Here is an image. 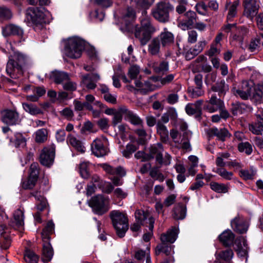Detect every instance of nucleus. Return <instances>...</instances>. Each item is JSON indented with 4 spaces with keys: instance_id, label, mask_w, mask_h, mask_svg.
Instances as JSON below:
<instances>
[{
    "instance_id": "f257e3e1",
    "label": "nucleus",
    "mask_w": 263,
    "mask_h": 263,
    "mask_svg": "<svg viewBox=\"0 0 263 263\" xmlns=\"http://www.w3.org/2000/svg\"><path fill=\"white\" fill-rule=\"evenodd\" d=\"M141 18V27L137 28L135 32V35L141 44L145 45L151 39L152 34L156 31V28L152 24L151 18L147 15L146 10L142 12Z\"/></svg>"
},
{
    "instance_id": "f03ea898",
    "label": "nucleus",
    "mask_w": 263,
    "mask_h": 263,
    "mask_svg": "<svg viewBox=\"0 0 263 263\" xmlns=\"http://www.w3.org/2000/svg\"><path fill=\"white\" fill-rule=\"evenodd\" d=\"M63 53L71 59L79 58L85 47L86 43L80 37L74 36L64 41Z\"/></svg>"
},
{
    "instance_id": "7ed1b4c3",
    "label": "nucleus",
    "mask_w": 263,
    "mask_h": 263,
    "mask_svg": "<svg viewBox=\"0 0 263 263\" xmlns=\"http://www.w3.org/2000/svg\"><path fill=\"white\" fill-rule=\"evenodd\" d=\"M28 61V57L18 52L15 51L9 57L6 66V72L12 78H15L16 72L22 73L23 67Z\"/></svg>"
},
{
    "instance_id": "20e7f679",
    "label": "nucleus",
    "mask_w": 263,
    "mask_h": 263,
    "mask_svg": "<svg viewBox=\"0 0 263 263\" xmlns=\"http://www.w3.org/2000/svg\"><path fill=\"white\" fill-rule=\"evenodd\" d=\"M110 217L117 235L120 238L123 237L128 229L127 216L119 211L114 210L110 213Z\"/></svg>"
},
{
    "instance_id": "39448f33",
    "label": "nucleus",
    "mask_w": 263,
    "mask_h": 263,
    "mask_svg": "<svg viewBox=\"0 0 263 263\" xmlns=\"http://www.w3.org/2000/svg\"><path fill=\"white\" fill-rule=\"evenodd\" d=\"M177 235L178 230L176 228H173L168 230L166 233L161 234L160 239L162 243L156 247L155 250L156 255H159L161 252H163L167 256L170 255L172 247L166 245V243L167 242L174 243L177 239Z\"/></svg>"
},
{
    "instance_id": "423d86ee",
    "label": "nucleus",
    "mask_w": 263,
    "mask_h": 263,
    "mask_svg": "<svg viewBox=\"0 0 263 263\" xmlns=\"http://www.w3.org/2000/svg\"><path fill=\"white\" fill-rule=\"evenodd\" d=\"M174 10V7L168 2L158 3L152 10L154 17L158 21L165 23L169 21L170 12Z\"/></svg>"
},
{
    "instance_id": "0eeeda50",
    "label": "nucleus",
    "mask_w": 263,
    "mask_h": 263,
    "mask_svg": "<svg viewBox=\"0 0 263 263\" xmlns=\"http://www.w3.org/2000/svg\"><path fill=\"white\" fill-rule=\"evenodd\" d=\"M100 166L107 174L113 176L109 179L115 186L123 184V181L121 178L126 175V172L123 167L120 166L114 167L107 163L101 164Z\"/></svg>"
},
{
    "instance_id": "6e6552de",
    "label": "nucleus",
    "mask_w": 263,
    "mask_h": 263,
    "mask_svg": "<svg viewBox=\"0 0 263 263\" xmlns=\"http://www.w3.org/2000/svg\"><path fill=\"white\" fill-rule=\"evenodd\" d=\"M107 199L102 195H98L90 200L89 205L92 208L95 214L102 215L109 209V207L107 205Z\"/></svg>"
},
{
    "instance_id": "1a4fd4ad",
    "label": "nucleus",
    "mask_w": 263,
    "mask_h": 263,
    "mask_svg": "<svg viewBox=\"0 0 263 263\" xmlns=\"http://www.w3.org/2000/svg\"><path fill=\"white\" fill-rule=\"evenodd\" d=\"M107 140L103 137L95 139L91 145L92 153L97 157H103L107 155L109 149L107 146Z\"/></svg>"
},
{
    "instance_id": "9d476101",
    "label": "nucleus",
    "mask_w": 263,
    "mask_h": 263,
    "mask_svg": "<svg viewBox=\"0 0 263 263\" xmlns=\"http://www.w3.org/2000/svg\"><path fill=\"white\" fill-rule=\"evenodd\" d=\"M243 15L250 20H253L257 15L260 8L258 0H243Z\"/></svg>"
},
{
    "instance_id": "9b49d317",
    "label": "nucleus",
    "mask_w": 263,
    "mask_h": 263,
    "mask_svg": "<svg viewBox=\"0 0 263 263\" xmlns=\"http://www.w3.org/2000/svg\"><path fill=\"white\" fill-rule=\"evenodd\" d=\"M253 88V85L252 82L243 81L242 82L240 88H233V92L236 96H238L243 100H246L251 96Z\"/></svg>"
},
{
    "instance_id": "f8f14e48",
    "label": "nucleus",
    "mask_w": 263,
    "mask_h": 263,
    "mask_svg": "<svg viewBox=\"0 0 263 263\" xmlns=\"http://www.w3.org/2000/svg\"><path fill=\"white\" fill-rule=\"evenodd\" d=\"M231 224L233 230L240 234L246 233L249 226L248 221L239 215L231 221Z\"/></svg>"
},
{
    "instance_id": "ddd939ff",
    "label": "nucleus",
    "mask_w": 263,
    "mask_h": 263,
    "mask_svg": "<svg viewBox=\"0 0 263 263\" xmlns=\"http://www.w3.org/2000/svg\"><path fill=\"white\" fill-rule=\"evenodd\" d=\"M136 221L144 224L145 223H149V230L151 231L154 229V224L155 220L154 218L151 216L148 212H145L143 210H137L135 212Z\"/></svg>"
},
{
    "instance_id": "4468645a",
    "label": "nucleus",
    "mask_w": 263,
    "mask_h": 263,
    "mask_svg": "<svg viewBox=\"0 0 263 263\" xmlns=\"http://www.w3.org/2000/svg\"><path fill=\"white\" fill-rule=\"evenodd\" d=\"M223 106V101L221 99H218L215 94H213L210 100L206 102L204 109L208 112L212 113L221 109Z\"/></svg>"
},
{
    "instance_id": "2eb2a0df",
    "label": "nucleus",
    "mask_w": 263,
    "mask_h": 263,
    "mask_svg": "<svg viewBox=\"0 0 263 263\" xmlns=\"http://www.w3.org/2000/svg\"><path fill=\"white\" fill-rule=\"evenodd\" d=\"M2 121L9 125H15L20 122L19 114L15 110H5L2 112Z\"/></svg>"
},
{
    "instance_id": "dca6fc26",
    "label": "nucleus",
    "mask_w": 263,
    "mask_h": 263,
    "mask_svg": "<svg viewBox=\"0 0 263 263\" xmlns=\"http://www.w3.org/2000/svg\"><path fill=\"white\" fill-rule=\"evenodd\" d=\"M28 20L34 23H41L43 22L44 14L41 9L37 7H30L26 11Z\"/></svg>"
},
{
    "instance_id": "f3484780",
    "label": "nucleus",
    "mask_w": 263,
    "mask_h": 263,
    "mask_svg": "<svg viewBox=\"0 0 263 263\" xmlns=\"http://www.w3.org/2000/svg\"><path fill=\"white\" fill-rule=\"evenodd\" d=\"M185 18L180 21L179 26L183 30L191 28L196 22L197 15L195 12L188 11L184 14Z\"/></svg>"
},
{
    "instance_id": "a211bd4d",
    "label": "nucleus",
    "mask_w": 263,
    "mask_h": 263,
    "mask_svg": "<svg viewBox=\"0 0 263 263\" xmlns=\"http://www.w3.org/2000/svg\"><path fill=\"white\" fill-rule=\"evenodd\" d=\"M54 153L53 148L45 147L40 155V162L43 165L50 166L53 162Z\"/></svg>"
},
{
    "instance_id": "6ab92c4d",
    "label": "nucleus",
    "mask_w": 263,
    "mask_h": 263,
    "mask_svg": "<svg viewBox=\"0 0 263 263\" xmlns=\"http://www.w3.org/2000/svg\"><path fill=\"white\" fill-rule=\"evenodd\" d=\"M156 38L158 39L163 47L170 46L174 42V34L168 31L166 28H164L163 31Z\"/></svg>"
},
{
    "instance_id": "aec40b11",
    "label": "nucleus",
    "mask_w": 263,
    "mask_h": 263,
    "mask_svg": "<svg viewBox=\"0 0 263 263\" xmlns=\"http://www.w3.org/2000/svg\"><path fill=\"white\" fill-rule=\"evenodd\" d=\"M207 134L210 137L215 136L218 140L222 141H225L226 138L230 136L228 130L225 128L212 127L208 129Z\"/></svg>"
},
{
    "instance_id": "412c9836",
    "label": "nucleus",
    "mask_w": 263,
    "mask_h": 263,
    "mask_svg": "<svg viewBox=\"0 0 263 263\" xmlns=\"http://www.w3.org/2000/svg\"><path fill=\"white\" fill-rule=\"evenodd\" d=\"M163 151L162 145L160 143H157L151 146L149 148V159L154 158L156 157V161L160 164H162V154Z\"/></svg>"
},
{
    "instance_id": "4be33fe9",
    "label": "nucleus",
    "mask_w": 263,
    "mask_h": 263,
    "mask_svg": "<svg viewBox=\"0 0 263 263\" xmlns=\"http://www.w3.org/2000/svg\"><path fill=\"white\" fill-rule=\"evenodd\" d=\"M41 260L44 262L50 261L53 256V248L49 240H43Z\"/></svg>"
},
{
    "instance_id": "5701e85b",
    "label": "nucleus",
    "mask_w": 263,
    "mask_h": 263,
    "mask_svg": "<svg viewBox=\"0 0 263 263\" xmlns=\"http://www.w3.org/2000/svg\"><path fill=\"white\" fill-rule=\"evenodd\" d=\"M122 112L125 114V119L131 124L135 126H143V122L137 114L126 108L123 109Z\"/></svg>"
},
{
    "instance_id": "b1692460",
    "label": "nucleus",
    "mask_w": 263,
    "mask_h": 263,
    "mask_svg": "<svg viewBox=\"0 0 263 263\" xmlns=\"http://www.w3.org/2000/svg\"><path fill=\"white\" fill-rule=\"evenodd\" d=\"M3 34L5 36L16 35L20 37L23 34V30L18 26L9 24L3 28Z\"/></svg>"
},
{
    "instance_id": "393cba45",
    "label": "nucleus",
    "mask_w": 263,
    "mask_h": 263,
    "mask_svg": "<svg viewBox=\"0 0 263 263\" xmlns=\"http://www.w3.org/2000/svg\"><path fill=\"white\" fill-rule=\"evenodd\" d=\"M235 245L236 246V251L238 256L240 257H246L247 260L248 248L246 240L243 237H240L239 240H237L235 241Z\"/></svg>"
},
{
    "instance_id": "a878e982",
    "label": "nucleus",
    "mask_w": 263,
    "mask_h": 263,
    "mask_svg": "<svg viewBox=\"0 0 263 263\" xmlns=\"http://www.w3.org/2000/svg\"><path fill=\"white\" fill-rule=\"evenodd\" d=\"M234 253L231 249L221 251L215 253L216 260L213 263H222L221 260L229 262L232 259Z\"/></svg>"
},
{
    "instance_id": "bb28decb",
    "label": "nucleus",
    "mask_w": 263,
    "mask_h": 263,
    "mask_svg": "<svg viewBox=\"0 0 263 263\" xmlns=\"http://www.w3.org/2000/svg\"><path fill=\"white\" fill-rule=\"evenodd\" d=\"M202 100H198L194 103H188L185 106L186 112L190 115L201 114V106L203 104Z\"/></svg>"
},
{
    "instance_id": "cd10ccee",
    "label": "nucleus",
    "mask_w": 263,
    "mask_h": 263,
    "mask_svg": "<svg viewBox=\"0 0 263 263\" xmlns=\"http://www.w3.org/2000/svg\"><path fill=\"white\" fill-rule=\"evenodd\" d=\"M49 78L57 84H60L64 81L68 80L69 78L67 73L58 70L52 71L49 74Z\"/></svg>"
},
{
    "instance_id": "c85d7f7f",
    "label": "nucleus",
    "mask_w": 263,
    "mask_h": 263,
    "mask_svg": "<svg viewBox=\"0 0 263 263\" xmlns=\"http://www.w3.org/2000/svg\"><path fill=\"white\" fill-rule=\"evenodd\" d=\"M235 238V235L230 230L223 232L219 236V240L226 246L232 245Z\"/></svg>"
},
{
    "instance_id": "c756f323",
    "label": "nucleus",
    "mask_w": 263,
    "mask_h": 263,
    "mask_svg": "<svg viewBox=\"0 0 263 263\" xmlns=\"http://www.w3.org/2000/svg\"><path fill=\"white\" fill-rule=\"evenodd\" d=\"M239 1L237 0L232 3H228L226 5V9L228 11L227 14V19L228 21H231L233 18L236 16L237 13V8L239 5Z\"/></svg>"
},
{
    "instance_id": "7c9ffc66",
    "label": "nucleus",
    "mask_w": 263,
    "mask_h": 263,
    "mask_svg": "<svg viewBox=\"0 0 263 263\" xmlns=\"http://www.w3.org/2000/svg\"><path fill=\"white\" fill-rule=\"evenodd\" d=\"M31 194L37 201L36 203V208L38 210L42 211L46 208L47 205V200L40 192L34 191L32 192Z\"/></svg>"
},
{
    "instance_id": "2f4dec72",
    "label": "nucleus",
    "mask_w": 263,
    "mask_h": 263,
    "mask_svg": "<svg viewBox=\"0 0 263 263\" xmlns=\"http://www.w3.org/2000/svg\"><path fill=\"white\" fill-rule=\"evenodd\" d=\"M192 133L191 132H185L183 133L182 138L181 141H179V143L177 144L178 146L184 150L191 151V146L190 143V138H191Z\"/></svg>"
},
{
    "instance_id": "473e14b6",
    "label": "nucleus",
    "mask_w": 263,
    "mask_h": 263,
    "mask_svg": "<svg viewBox=\"0 0 263 263\" xmlns=\"http://www.w3.org/2000/svg\"><path fill=\"white\" fill-rule=\"evenodd\" d=\"M212 89L215 92H218L220 97L224 96L229 88V85L226 83L224 80L217 82L215 85L212 86Z\"/></svg>"
},
{
    "instance_id": "72a5a7b5",
    "label": "nucleus",
    "mask_w": 263,
    "mask_h": 263,
    "mask_svg": "<svg viewBox=\"0 0 263 263\" xmlns=\"http://www.w3.org/2000/svg\"><path fill=\"white\" fill-rule=\"evenodd\" d=\"M24 212L20 209L16 210L13 214L14 221L12 226L17 228H22L24 224Z\"/></svg>"
},
{
    "instance_id": "f704fd0d",
    "label": "nucleus",
    "mask_w": 263,
    "mask_h": 263,
    "mask_svg": "<svg viewBox=\"0 0 263 263\" xmlns=\"http://www.w3.org/2000/svg\"><path fill=\"white\" fill-rule=\"evenodd\" d=\"M48 130L43 128L37 130L33 134L35 141L37 143L45 142L48 138Z\"/></svg>"
},
{
    "instance_id": "c9c22d12",
    "label": "nucleus",
    "mask_w": 263,
    "mask_h": 263,
    "mask_svg": "<svg viewBox=\"0 0 263 263\" xmlns=\"http://www.w3.org/2000/svg\"><path fill=\"white\" fill-rule=\"evenodd\" d=\"M67 142L78 151L83 153L85 151V147L83 146L81 141L78 140L74 136L69 135L68 136Z\"/></svg>"
},
{
    "instance_id": "e433bc0d",
    "label": "nucleus",
    "mask_w": 263,
    "mask_h": 263,
    "mask_svg": "<svg viewBox=\"0 0 263 263\" xmlns=\"http://www.w3.org/2000/svg\"><path fill=\"white\" fill-rule=\"evenodd\" d=\"M22 106L24 109L32 116H36L42 113L40 108L32 103H23Z\"/></svg>"
},
{
    "instance_id": "4c0bfd02",
    "label": "nucleus",
    "mask_w": 263,
    "mask_h": 263,
    "mask_svg": "<svg viewBox=\"0 0 263 263\" xmlns=\"http://www.w3.org/2000/svg\"><path fill=\"white\" fill-rule=\"evenodd\" d=\"M135 257L139 261L141 260L143 258H145V263H152L151 258L149 254V249L147 248V250L143 251L142 250H138L135 251Z\"/></svg>"
},
{
    "instance_id": "58836bf2",
    "label": "nucleus",
    "mask_w": 263,
    "mask_h": 263,
    "mask_svg": "<svg viewBox=\"0 0 263 263\" xmlns=\"http://www.w3.org/2000/svg\"><path fill=\"white\" fill-rule=\"evenodd\" d=\"M160 43L156 37H154L148 45V51L153 55L158 54L160 52Z\"/></svg>"
},
{
    "instance_id": "ea45409f",
    "label": "nucleus",
    "mask_w": 263,
    "mask_h": 263,
    "mask_svg": "<svg viewBox=\"0 0 263 263\" xmlns=\"http://www.w3.org/2000/svg\"><path fill=\"white\" fill-rule=\"evenodd\" d=\"M158 134L160 136L161 140L163 142H166L168 139V132L166 127L162 123L158 122L156 125Z\"/></svg>"
},
{
    "instance_id": "a19ab883",
    "label": "nucleus",
    "mask_w": 263,
    "mask_h": 263,
    "mask_svg": "<svg viewBox=\"0 0 263 263\" xmlns=\"http://www.w3.org/2000/svg\"><path fill=\"white\" fill-rule=\"evenodd\" d=\"M138 148V144L130 142L126 145L125 148L122 151V154L125 158H129Z\"/></svg>"
},
{
    "instance_id": "79ce46f5",
    "label": "nucleus",
    "mask_w": 263,
    "mask_h": 263,
    "mask_svg": "<svg viewBox=\"0 0 263 263\" xmlns=\"http://www.w3.org/2000/svg\"><path fill=\"white\" fill-rule=\"evenodd\" d=\"M249 130L254 134H263V121L256 120L255 123L249 125Z\"/></svg>"
},
{
    "instance_id": "37998d69",
    "label": "nucleus",
    "mask_w": 263,
    "mask_h": 263,
    "mask_svg": "<svg viewBox=\"0 0 263 263\" xmlns=\"http://www.w3.org/2000/svg\"><path fill=\"white\" fill-rule=\"evenodd\" d=\"M186 215V209L182 204L177 205L174 210L173 217L177 220L183 219Z\"/></svg>"
},
{
    "instance_id": "c03bdc74",
    "label": "nucleus",
    "mask_w": 263,
    "mask_h": 263,
    "mask_svg": "<svg viewBox=\"0 0 263 263\" xmlns=\"http://www.w3.org/2000/svg\"><path fill=\"white\" fill-rule=\"evenodd\" d=\"M153 68L155 72L163 73L168 70V63L166 61H162L160 63H154Z\"/></svg>"
},
{
    "instance_id": "a18cd8bd",
    "label": "nucleus",
    "mask_w": 263,
    "mask_h": 263,
    "mask_svg": "<svg viewBox=\"0 0 263 263\" xmlns=\"http://www.w3.org/2000/svg\"><path fill=\"white\" fill-rule=\"evenodd\" d=\"M250 97L256 102L260 103L263 102V91L259 87H253Z\"/></svg>"
},
{
    "instance_id": "49530a36",
    "label": "nucleus",
    "mask_w": 263,
    "mask_h": 263,
    "mask_svg": "<svg viewBox=\"0 0 263 263\" xmlns=\"http://www.w3.org/2000/svg\"><path fill=\"white\" fill-rule=\"evenodd\" d=\"M24 257L25 261L29 263H37L39 260L38 256L29 249L25 251Z\"/></svg>"
},
{
    "instance_id": "de8ad7c7",
    "label": "nucleus",
    "mask_w": 263,
    "mask_h": 263,
    "mask_svg": "<svg viewBox=\"0 0 263 263\" xmlns=\"http://www.w3.org/2000/svg\"><path fill=\"white\" fill-rule=\"evenodd\" d=\"M247 106L244 103L236 102L232 104L231 110L234 115L237 116L243 114Z\"/></svg>"
},
{
    "instance_id": "09e8293b",
    "label": "nucleus",
    "mask_w": 263,
    "mask_h": 263,
    "mask_svg": "<svg viewBox=\"0 0 263 263\" xmlns=\"http://www.w3.org/2000/svg\"><path fill=\"white\" fill-rule=\"evenodd\" d=\"M211 189L218 193H226L228 192V187L223 183L212 182L210 184Z\"/></svg>"
},
{
    "instance_id": "8fccbe9b",
    "label": "nucleus",
    "mask_w": 263,
    "mask_h": 263,
    "mask_svg": "<svg viewBox=\"0 0 263 263\" xmlns=\"http://www.w3.org/2000/svg\"><path fill=\"white\" fill-rule=\"evenodd\" d=\"M54 228V224L52 221H49L47 223L46 227L43 230L42 235L43 239L45 240H49V235L52 233Z\"/></svg>"
},
{
    "instance_id": "3c124183",
    "label": "nucleus",
    "mask_w": 263,
    "mask_h": 263,
    "mask_svg": "<svg viewBox=\"0 0 263 263\" xmlns=\"http://www.w3.org/2000/svg\"><path fill=\"white\" fill-rule=\"evenodd\" d=\"M238 149L239 152L250 155L253 152L252 145L248 142H241L238 144Z\"/></svg>"
},
{
    "instance_id": "603ef678",
    "label": "nucleus",
    "mask_w": 263,
    "mask_h": 263,
    "mask_svg": "<svg viewBox=\"0 0 263 263\" xmlns=\"http://www.w3.org/2000/svg\"><path fill=\"white\" fill-rule=\"evenodd\" d=\"M83 84L88 89H93L96 87V82L92 80L89 74L84 75L82 77Z\"/></svg>"
},
{
    "instance_id": "864d4df0",
    "label": "nucleus",
    "mask_w": 263,
    "mask_h": 263,
    "mask_svg": "<svg viewBox=\"0 0 263 263\" xmlns=\"http://www.w3.org/2000/svg\"><path fill=\"white\" fill-rule=\"evenodd\" d=\"M89 164V162H85V161L82 162L80 164V166H79L80 173L82 177H83L84 179L88 178L90 176V174L88 170Z\"/></svg>"
},
{
    "instance_id": "5fc2aeb1",
    "label": "nucleus",
    "mask_w": 263,
    "mask_h": 263,
    "mask_svg": "<svg viewBox=\"0 0 263 263\" xmlns=\"http://www.w3.org/2000/svg\"><path fill=\"white\" fill-rule=\"evenodd\" d=\"M215 172L225 180H230L233 178V173L231 172L227 171L224 168H216Z\"/></svg>"
},
{
    "instance_id": "6e6d98bb",
    "label": "nucleus",
    "mask_w": 263,
    "mask_h": 263,
    "mask_svg": "<svg viewBox=\"0 0 263 263\" xmlns=\"http://www.w3.org/2000/svg\"><path fill=\"white\" fill-rule=\"evenodd\" d=\"M136 16V13L135 10L132 8H128L127 12L123 17V20L125 22L126 26L128 25L132 21H133Z\"/></svg>"
},
{
    "instance_id": "4d7b16f0",
    "label": "nucleus",
    "mask_w": 263,
    "mask_h": 263,
    "mask_svg": "<svg viewBox=\"0 0 263 263\" xmlns=\"http://www.w3.org/2000/svg\"><path fill=\"white\" fill-rule=\"evenodd\" d=\"M256 171L253 168L250 170H241L239 172V174L241 177L245 180L252 179L253 177L256 174Z\"/></svg>"
},
{
    "instance_id": "13d9d810",
    "label": "nucleus",
    "mask_w": 263,
    "mask_h": 263,
    "mask_svg": "<svg viewBox=\"0 0 263 263\" xmlns=\"http://www.w3.org/2000/svg\"><path fill=\"white\" fill-rule=\"evenodd\" d=\"M38 179L35 178L30 177L28 176V178L26 180L22 181V187L24 189H31L35 185Z\"/></svg>"
},
{
    "instance_id": "bf43d9fd",
    "label": "nucleus",
    "mask_w": 263,
    "mask_h": 263,
    "mask_svg": "<svg viewBox=\"0 0 263 263\" xmlns=\"http://www.w3.org/2000/svg\"><path fill=\"white\" fill-rule=\"evenodd\" d=\"M26 139L21 133L15 134L14 143L16 147H24L26 145Z\"/></svg>"
},
{
    "instance_id": "052dcab7",
    "label": "nucleus",
    "mask_w": 263,
    "mask_h": 263,
    "mask_svg": "<svg viewBox=\"0 0 263 263\" xmlns=\"http://www.w3.org/2000/svg\"><path fill=\"white\" fill-rule=\"evenodd\" d=\"M11 245V239L9 235H4L0 238V247L2 249L6 250Z\"/></svg>"
},
{
    "instance_id": "680f3d73",
    "label": "nucleus",
    "mask_w": 263,
    "mask_h": 263,
    "mask_svg": "<svg viewBox=\"0 0 263 263\" xmlns=\"http://www.w3.org/2000/svg\"><path fill=\"white\" fill-rule=\"evenodd\" d=\"M189 92L192 98H196L204 95V91L202 89V87H196V88H189Z\"/></svg>"
},
{
    "instance_id": "e2e57ef3",
    "label": "nucleus",
    "mask_w": 263,
    "mask_h": 263,
    "mask_svg": "<svg viewBox=\"0 0 263 263\" xmlns=\"http://www.w3.org/2000/svg\"><path fill=\"white\" fill-rule=\"evenodd\" d=\"M149 175L152 178L159 180L160 182H162L164 180L163 175L159 172L157 168H152L150 171Z\"/></svg>"
},
{
    "instance_id": "0e129e2a",
    "label": "nucleus",
    "mask_w": 263,
    "mask_h": 263,
    "mask_svg": "<svg viewBox=\"0 0 263 263\" xmlns=\"http://www.w3.org/2000/svg\"><path fill=\"white\" fill-rule=\"evenodd\" d=\"M39 174V164L37 163L34 162L31 164L30 167L29 176L32 178H35L38 179Z\"/></svg>"
},
{
    "instance_id": "69168bd1",
    "label": "nucleus",
    "mask_w": 263,
    "mask_h": 263,
    "mask_svg": "<svg viewBox=\"0 0 263 263\" xmlns=\"http://www.w3.org/2000/svg\"><path fill=\"white\" fill-rule=\"evenodd\" d=\"M61 116L66 118L67 120H70L73 117V112L71 109L69 107H66L59 112Z\"/></svg>"
},
{
    "instance_id": "338daca9",
    "label": "nucleus",
    "mask_w": 263,
    "mask_h": 263,
    "mask_svg": "<svg viewBox=\"0 0 263 263\" xmlns=\"http://www.w3.org/2000/svg\"><path fill=\"white\" fill-rule=\"evenodd\" d=\"M260 44V39L259 38L252 39L249 45V50L251 52L255 51L258 48Z\"/></svg>"
},
{
    "instance_id": "774afa93",
    "label": "nucleus",
    "mask_w": 263,
    "mask_h": 263,
    "mask_svg": "<svg viewBox=\"0 0 263 263\" xmlns=\"http://www.w3.org/2000/svg\"><path fill=\"white\" fill-rule=\"evenodd\" d=\"M140 72V68L137 65L132 66L128 70V74L132 79H135Z\"/></svg>"
}]
</instances>
